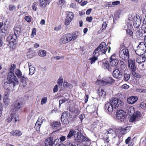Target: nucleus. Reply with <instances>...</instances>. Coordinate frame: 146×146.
Returning a JSON list of instances; mask_svg holds the SVG:
<instances>
[{
  "label": "nucleus",
  "instance_id": "1",
  "mask_svg": "<svg viewBox=\"0 0 146 146\" xmlns=\"http://www.w3.org/2000/svg\"><path fill=\"white\" fill-rule=\"evenodd\" d=\"M122 102L116 98H111L110 102L105 104L104 109L105 111L108 113H111L113 109L122 106Z\"/></svg>",
  "mask_w": 146,
  "mask_h": 146
},
{
  "label": "nucleus",
  "instance_id": "2",
  "mask_svg": "<svg viewBox=\"0 0 146 146\" xmlns=\"http://www.w3.org/2000/svg\"><path fill=\"white\" fill-rule=\"evenodd\" d=\"M106 43L104 42H102L100 45L96 48L93 54V56L90 58L89 60L90 61V63L92 64H94L96 61L98 60V57L99 53V52H101L102 54H105L108 49L106 47Z\"/></svg>",
  "mask_w": 146,
  "mask_h": 146
},
{
  "label": "nucleus",
  "instance_id": "3",
  "mask_svg": "<svg viewBox=\"0 0 146 146\" xmlns=\"http://www.w3.org/2000/svg\"><path fill=\"white\" fill-rule=\"evenodd\" d=\"M134 110V108L132 107H131L130 108L129 110V111L131 113V114L132 115L133 113V115L131 117L130 119V121L131 122L137 121H139L140 118V112L137 111L135 112Z\"/></svg>",
  "mask_w": 146,
  "mask_h": 146
},
{
  "label": "nucleus",
  "instance_id": "4",
  "mask_svg": "<svg viewBox=\"0 0 146 146\" xmlns=\"http://www.w3.org/2000/svg\"><path fill=\"white\" fill-rule=\"evenodd\" d=\"M127 61H128V67L131 69L132 74L135 77L137 78H140V76L136 72L137 68L135 64V60L128 59Z\"/></svg>",
  "mask_w": 146,
  "mask_h": 146
},
{
  "label": "nucleus",
  "instance_id": "5",
  "mask_svg": "<svg viewBox=\"0 0 146 146\" xmlns=\"http://www.w3.org/2000/svg\"><path fill=\"white\" fill-rule=\"evenodd\" d=\"M105 133L107 134L106 139L105 141V143L108 144L110 139H113L116 136L115 132L111 129H109L105 131Z\"/></svg>",
  "mask_w": 146,
  "mask_h": 146
},
{
  "label": "nucleus",
  "instance_id": "6",
  "mask_svg": "<svg viewBox=\"0 0 146 146\" xmlns=\"http://www.w3.org/2000/svg\"><path fill=\"white\" fill-rule=\"evenodd\" d=\"M71 118L70 113L68 111L63 113L61 116V122L62 125H66L69 123V120Z\"/></svg>",
  "mask_w": 146,
  "mask_h": 146
},
{
  "label": "nucleus",
  "instance_id": "7",
  "mask_svg": "<svg viewBox=\"0 0 146 146\" xmlns=\"http://www.w3.org/2000/svg\"><path fill=\"white\" fill-rule=\"evenodd\" d=\"M7 79L10 83L11 82V84H13L15 86L18 85L19 83L18 78L14 72H9L7 75Z\"/></svg>",
  "mask_w": 146,
  "mask_h": 146
},
{
  "label": "nucleus",
  "instance_id": "8",
  "mask_svg": "<svg viewBox=\"0 0 146 146\" xmlns=\"http://www.w3.org/2000/svg\"><path fill=\"white\" fill-rule=\"evenodd\" d=\"M119 54V57L123 60H127L129 59V54L128 49L125 48L120 50Z\"/></svg>",
  "mask_w": 146,
  "mask_h": 146
},
{
  "label": "nucleus",
  "instance_id": "9",
  "mask_svg": "<svg viewBox=\"0 0 146 146\" xmlns=\"http://www.w3.org/2000/svg\"><path fill=\"white\" fill-rule=\"evenodd\" d=\"M22 107V104L19 100H17L14 102L11 105V110L13 111H16L19 110H21Z\"/></svg>",
  "mask_w": 146,
  "mask_h": 146
},
{
  "label": "nucleus",
  "instance_id": "10",
  "mask_svg": "<svg viewBox=\"0 0 146 146\" xmlns=\"http://www.w3.org/2000/svg\"><path fill=\"white\" fill-rule=\"evenodd\" d=\"M126 112L122 110H119L117 111L116 114L117 119L121 121H124L126 116Z\"/></svg>",
  "mask_w": 146,
  "mask_h": 146
},
{
  "label": "nucleus",
  "instance_id": "11",
  "mask_svg": "<svg viewBox=\"0 0 146 146\" xmlns=\"http://www.w3.org/2000/svg\"><path fill=\"white\" fill-rule=\"evenodd\" d=\"M44 118L43 117L41 116H40L39 117L35 124V128L37 131V132L38 133L40 132V128L43 122V121L44 120Z\"/></svg>",
  "mask_w": 146,
  "mask_h": 146
},
{
  "label": "nucleus",
  "instance_id": "12",
  "mask_svg": "<svg viewBox=\"0 0 146 146\" xmlns=\"http://www.w3.org/2000/svg\"><path fill=\"white\" fill-rule=\"evenodd\" d=\"M123 73L119 70L116 69L113 71L112 74L114 77L120 80L123 77Z\"/></svg>",
  "mask_w": 146,
  "mask_h": 146
},
{
  "label": "nucleus",
  "instance_id": "13",
  "mask_svg": "<svg viewBox=\"0 0 146 146\" xmlns=\"http://www.w3.org/2000/svg\"><path fill=\"white\" fill-rule=\"evenodd\" d=\"M115 56L116 54H113L110 57V63L113 66H116L119 62L118 59L116 58Z\"/></svg>",
  "mask_w": 146,
  "mask_h": 146
},
{
  "label": "nucleus",
  "instance_id": "14",
  "mask_svg": "<svg viewBox=\"0 0 146 146\" xmlns=\"http://www.w3.org/2000/svg\"><path fill=\"white\" fill-rule=\"evenodd\" d=\"M106 93V92L104 90L99 89L98 92V97L93 98L96 99L98 101L100 100L102 98H104L105 97Z\"/></svg>",
  "mask_w": 146,
  "mask_h": 146
},
{
  "label": "nucleus",
  "instance_id": "15",
  "mask_svg": "<svg viewBox=\"0 0 146 146\" xmlns=\"http://www.w3.org/2000/svg\"><path fill=\"white\" fill-rule=\"evenodd\" d=\"M11 83V82L10 83L9 81L7 80L4 82L3 86L6 90H9L11 88H14L15 85Z\"/></svg>",
  "mask_w": 146,
  "mask_h": 146
},
{
  "label": "nucleus",
  "instance_id": "16",
  "mask_svg": "<svg viewBox=\"0 0 146 146\" xmlns=\"http://www.w3.org/2000/svg\"><path fill=\"white\" fill-rule=\"evenodd\" d=\"M53 140V138L52 137L47 138L45 141V146H53L54 143Z\"/></svg>",
  "mask_w": 146,
  "mask_h": 146
},
{
  "label": "nucleus",
  "instance_id": "17",
  "mask_svg": "<svg viewBox=\"0 0 146 146\" xmlns=\"http://www.w3.org/2000/svg\"><path fill=\"white\" fill-rule=\"evenodd\" d=\"M141 24V21L139 18H138L136 16L134 17L133 21V25L135 28L139 27Z\"/></svg>",
  "mask_w": 146,
  "mask_h": 146
},
{
  "label": "nucleus",
  "instance_id": "18",
  "mask_svg": "<svg viewBox=\"0 0 146 146\" xmlns=\"http://www.w3.org/2000/svg\"><path fill=\"white\" fill-rule=\"evenodd\" d=\"M18 35L15 33L10 34L7 38L8 40H10L13 44L16 41L17 37Z\"/></svg>",
  "mask_w": 146,
  "mask_h": 146
},
{
  "label": "nucleus",
  "instance_id": "19",
  "mask_svg": "<svg viewBox=\"0 0 146 146\" xmlns=\"http://www.w3.org/2000/svg\"><path fill=\"white\" fill-rule=\"evenodd\" d=\"M83 138H84L83 135L81 133L79 132L78 130V131L76 133V135L74 136L75 140L77 142H80L82 141Z\"/></svg>",
  "mask_w": 146,
  "mask_h": 146
},
{
  "label": "nucleus",
  "instance_id": "20",
  "mask_svg": "<svg viewBox=\"0 0 146 146\" xmlns=\"http://www.w3.org/2000/svg\"><path fill=\"white\" fill-rule=\"evenodd\" d=\"M137 100V97L132 96L128 98L127 101L129 104H132L135 103Z\"/></svg>",
  "mask_w": 146,
  "mask_h": 146
},
{
  "label": "nucleus",
  "instance_id": "21",
  "mask_svg": "<svg viewBox=\"0 0 146 146\" xmlns=\"http://www.w3.org/2000/svg\"><path fill=\"white\" fill-rule=\"evenodd\" d=\"M40 6L42 7H45L46 5L49 4L51 0H39Z\"/></svg>",
  "mask_w": 146,
  "mask_h": 146
},
{
  "label": "nucleus",
  "instance_id": "22",
  "mask_svg": "<svg viewBox=\"0 0 146 146\" xmlns=\"http://www.w3.org/2000/svg\"><path fill=\"white\" fill-rule=\"evenodd\" d=\"M146 60V58L144 55H138L137 58L136 62L138 63L144 62Z\"/></svg>",
  "mask_w": 146,
  "mask_h": 146
},
{
  "label": "nucleus",
  "instance_id": "23",
  "mask_svg": "<svg viewBox=\"0 0 146 146\" xmlns=\"http://www.w3.org/2000/svg\"><path fill=\"white\" fill-rule=\"evenodd\" d=\"M78 131V129L74 130L73 129H71L67 137L68 139H70L73 136H74L75 135H76V133H77V132Z\"/></svg>",
  "mask_w": 146,
  "mask_h": 146
},
{
  "label": "nucleus",
  "instance_id": "24",
  "mask_svg": "<svg viewBox=\"0 0 146 146\" xmlns=\"http://www.w3.org/2000/svg\"><path fill=\"white\" fill-rule=\"evenodd\" d=\"M102 63L103 64V66L105 68V69L106 68L109 71L111 70L112 66L109 65L108 61L105 60H103Z\"/></svg>",
  "mask_w": 146,
  "mask_h": 146
},
{
  "label": "nucleus",
  "instance_id": "25",
  "mask_svg": "<svg viewBox=\"0 0 146 146\" xmlns=\"http://www.w3.org/2000/svg\"><path fill=\"white\" fill-rule=\"evenodd\" d=\"M14 73L19 78H22L24 76L23 75L22 72L18 68H16L15 70Z\"/></svg>",
  "mask_w": 146,
  "mask_h": 146
},
{
  "label": "nucleus",
  "instance_id": "26",
  "mask_svg": "<svg viewBox=\"0 0 146 146\" xmlns=\"http://www.w3.org/2000/svg\"><path fill=\"white\" fill-rule=\"evenodd\" d=\"M146 52V50L139 48H137L135 50L136 53L138 55H143V54Z\"/></svg>",
  "mask_w": 146,
  "mask_h": 146
},
{
  "label": "nucleus",
  "instance_id": "27",
  "mask_svg": "<svg viewBox=\"0 0 146 146\" xmlns=\"http://www.w3.org/2000/svg\"><path fill=\"white\" fill-rule=\"evenodd\" d=\"M51 125L52 128L54 129H56L60 126V123L59 121H57L51 123Z\"/></svg>",
  "mask_w": 146,
  "mask_h": 146
},
{
  "label": "nucleus",
  "instance_id": "28",
  "mask_svg": "<svg viewBox=\"0 0 146 146\" xmlns=\"http://www.w3.org/2000/svg\"><path fill=\"white\" fill-rule=\"evenodd\" d=\"M20 81L21 83L22 84L24 87H25L27 85V78L25 76H23L22 78H20Z\"/></svg>",
  "mask_w": 146,
  "mask_h": 146
},
{
  "label": "nucleus",
  "instance_id": "29",
  "mask_svg": "<svg viewBox=\"0 0 146 146\" xmlns=\"http://www.w3.org/2000/svg\"><path fill=\"white\" fill-rule=\"evenodd\" d=\"M124 73L123 80H124L126 81H127L130 78V74L128 72H125Z\"/></svg>",
  "mask_w": 146,
  "mask_h": 146
},
{
  "label": "nucleus",
  "instance_id": "30",
  "mask_svg": "<svg viewBox=\"0 0 146 146\" xmlns=\"http://www.w3.org/2000/svg\"><path fill=\"white\" fill-rule=\"evenodd\" d=\"M60 42L61 44H65L68 43L65 35L62 36L60 40Z\"/></svg>",
  "mask_w": 146,
  "mask_h": 146
},
{
  "label": "nucleus",
  "instance_id": "31",
  "mask_svg": "<svg viewBox=\"0 0 146 146\" xmlns=\"http://www.w3.org/2000/svg\"><path fill=\"white\" fill-rule=\"evenodd\" d=\"M96 85H100L101 86H104L107 84V80L104 81V80H98L96 82Z\"/></svg>",
  "mask_w": 146,
  "mask_h": 146
},
{
  "label": "nucleus",
  "instance_id": "32",
  "mask_svg": "<svg viewBox=\"0 0 146 146\" xmlns=\"http://www.w3.org/2000/svg\"><path fill=\"white\" fill-rule=\"evenodd\" d=\"M46 54V52L45 50H40L38 51V55L41 57H45Z\"/></svg>",
  "mask_w": 146,
  "mask_h": 146
},
{
  "label": "nucleus",
  "instance_id": "33",
  "mask_svg": "<svg viewBox=\"0 0 146 146\" xmlns=\"http://www.w3.org/2000/svg\"><path fill=\"white\" fill-rule=\"evenodd\" d=\"M22 134V133L20 131L18 130L12 131L11 133V135L13 136H21Z\"/></svg>",
  "mask_w": 146,
  "mask_h": 146
},
{
  "label": "nucleus",
  "instance_id": "34",
  "mask_svg": "<svg viewBox=\"0 0 146 146\" xmlns=\"http://www.w3.org/2000/svg\"><path fill=\"white\" fill-rule=\"evenodd\" d=\"M72 41H73L77 38L79 35V33L77 32H76L72 34Z\"/></svg>",
  "mask_w": 146,
  "mask_h": 146
},
{
  "label": "nucleus",
  "instance_id": "35",
  "mask_svg": "<svg viewBox=\"0 0 146 146\" xmlns=\"http://www.w3.org/2000/svg\"><path fill=\"white\" fill-rule=\"evenodd\" d=\"M3 102L6 105H8L10 103V99L8 98L6 95H5L4 96Z\"/></svg>",
  "mask_w": 146,
  "mask_h": 146
},
{
  "label": "nucleus",
  "instance_id": "36",
  "mask_svg": "<svg viewBox=\"0 0 146 146\" xmlns=\"http://www.w3.org/2000/svg\"><path fill=\"white\" fill-rule=\"evenodd\" d=\"M137 48L146 50V46L144 42H141L139 43Z\"/></svg>",
  "mask_w": 146,
  "mask_h": 146
},
{
  "label": "nucleus",
  "instance_id": "37",
  "mask_svg": "<svg viewBox=\"0 0 146 146\" xmlns=\"http://www.w3.org/2000/svg\"><path fill=\"white\" fill-rule=\"evenodd\" d=\"M21 28L15 27L14 28V33L18 35L21 33Z\"/></svg>",
  "mask_w": 146,
  "mask_h": 146
},
{
  "label": "nucleus",
  "instance_id": "38",
  "mask_svg": "<svg viewBox=\"0 0 146 146\" xmlns=\"http://www.w3.org/2000/svg\"><path fill=\"white\" fill-rule=\"evenodd\" d=\"M69 110L70 111L76 114L77 116L80 113V111L78 108H75L74 110L73 108H70Z\"/></svg>",
  "mask_w": 146,
  "mask_h": 146
},
{
  "label": "nucleus",
  "instance_id": "39",
  "mask_svg": "<svg viewBox=\"0 0 146 146\" xmlns=\"http://www.w3.org/2000/svg\"><path fill=\"white\" fill-rule=\"evenodd\" d=\"M29 68L30 72L29 74L30 75H32L35 72V68L32 66H29Z\"/></svg>",
  "mask_w": 146,
  "mask_h": 146
},
{
  "label": "nucleus",
  "instance_id": "40",
  "mask_svg": "<svg viewBox=\"0 0 146 146\" xmlns=\"http://www.w3.org/2000/svg\"><path fill=\"white\" fill-rule=\"evenodd\" d=\"M11 116L13 118V121L16 122L17 119L18 118L19 115L17 113H13L11 115Z\"/></svg>",
  "mask_w": 146,
  "mask_h": 146
},
{
  "label": "nucleus",
  "instance_id": "41",
  "mask_svg": "<svg viewBox=\"0 0 146 146\" xmlns=\"http://www.w3.org/2000/svg\"><path fill=\"white\" fill-rule=\"evenodd\" d=\"M67 38L68 42L70 41H72V35L71 33H68L65 34Z\"/></svg>",
  "mask_w": 146,
  "mask_h": 146
},
{
  "label": "nucleus",
  "instance_id": "42",
  "mask_svg": "<svg viewBox=\"0 0 146 146\" xmlns=\"http://www.w3.org/2000/svg\"><path fill=\"white\" fill-rule=\"evenodd\" d=\"M119 70V71H121L123 73L125 72V70L126 69V66H120V67L118 69H117Z\"/></svg>",
  "mask_w": 146,
  "mask_h": 146
},
{
  "label": "nucleus",
  "instance_id": "43",
  "mask_svg": "<svg viewBox=\"0 0 146 146\" xmlns=\"http://www.w3.org/2000/svg\"><path fill=\"white\" fill-rule=\"evenodd\" d=\"M33 51H29L27 54V56L29 58H32L34 55L35 53Z\"/></svg>",
  "mask_w": 146,
  "mask_h": 146
},
{
  "label": "nucleus",
  "instance_id": "44",
  "mask_svg": "<svg viewBox=\"0 0 146 146\" xmlns=\"http://www.w3.org/2000/svg\"><path fill=\"white\" fill-rule=\"evenodd\" d=\"M16 66L15 64H12L11 65L9 68V72H14V70L15 69Z\"/></svg>",
  "mask_w": 146,
  "mask_h": 146
},
{
  "label": "nucleus",
  "instance_id": "45",
  "mask_svg": "<svg viewBox=\"0 0 146 146\" xmlns=\"http://www.w3.org/2000/svg\"><path fill=\"white\" fill-rule=\"evenodd\" d=\"M143 34L142 33L141 31L139 30L137 31L136 33V35L137 38H141L143 36Z\"/></svg>",
  "mask_w": 146,
  "mask_h": 146
},
{
  "label": "nucleus",
  "instance_id": "46",
  "mask_svg": "<svg viewBox=\"0 0 146 146\" xmlns=\"http://www.w3.org/2000/svg\"><path fill=\"white\" fill-rule=\"evenodd\" d=\"M126 33L127 35H129L130 36L132 37L133 36V33L131 30L129 29H127L126 30Z\"/></svg>",
  "mask_w": 146,
  "mask_h": 146
},
{
  "label": "nucleus",
  "instance_id": "47",
  "mask_svg": "<svg viewBox=\"0 0 146 146\" xmlns=\"http://www.w3.org/2000/svg\"><path fill=\"white\" fill-rule=\"evenodd\" d=\"M74 17V15L73 13L72 12H69L67 14L66 17L68 19H70L71 20H72Z\"/></svg>",
  "mask_w": 146,
  "mask_h": 146
},
{
  "label": "nucleus",
  "instance_id": "48",
  "mask_svg": "<svg viewBox=\"0 0 146 146\" xmlns=\"http://www.w3.org/2000/svg\"><path fill=\"white\" fill-rule=\"evenodd\" d=\"M141 7L143 13L146 12V3H144L142 4Z\"/></svg>",
  "mask_w": 146,
  "mask_h": 146
},
{
  "label": "nucleus",
  "instance_id": "49",
  "mask_svg": "<svg viewBox=\"0 0 146 146\" xmlns=\"http://www.w3.org/2000/svg\"><path fill=\"white\" fill-rule=\"evenodd\" d=\"M114 80L112 79L111 77H109L108 78V80H107V84H111L113 83H114Z\"/></svg>",
  "mask_w": 146,
  "mask_h": 146
},
{
  "label": "nucleus",
  "instance_id": "50",
  "mask_svg": "<svg viewBox=\"0 0 146 146\" xmlns=\"http://www.w3.org/2000/svg\"><path fill=\"white\" fill-rule=\"evenodd\" d=\"M36 30L35 28H33L32 30L31 37V38H33L34 36L36 34Z\"/></svg>",
  "mask_w": 146,
  "mask_h": 146
},
{
  "label": "nucleus",
  "instance_id": "51",
  "mask_svg": "<svg viewBox=\"0 0 146 146\" xmlns=\"http://www.w3.org/2000/svg\"><path fill=\"white\" fill-rule=\"evenodd\" d=\"M80 143H76L74 142H71L70 143L68 146H80Z\"/></svg>",
  "mask_w": 146,
  "mask_h": 146
},
{
  "label": "nucleus",
  "instance_id": "52",
  "mask_svg": "<svg viewBox=\"0 0 146 146\" xmlns=\"http://www.w3.org/2000/svg\"><path fill=\"white\" fill-rule=\"evenodd\" d=\"M135 91L137 92H143L146 93V89H142L137 88Z\"/></svg>",
  "mask_w": 146,
  "mask_h": 146
},
{
  "label": "nucleus",
  "instance_id": "53",
  "mask_svg": "<svg viewBox=\"0 0 146 146\" xmlns=\"http://www.w3.org/2000/svg\"><path fill=\"white\" fill-rule=\"evenodd\" d=\"M70 19H68L66 17L65 20V24L66 25H68L70 23V22L72 20Z\"/></svg>",
  "mask_w": 146,
  "mask_h": 146
},
{
  "label": "nucleus",
  "instance_id": "54",
  "mask_svg": "<svg viewBox=\"0 0 146 146\" xmlns=\"http://www.w3.org/2000/svg\"><path fill=\"white\" fill-rule=\"evenodd\" d=\"M47 101V98L46 97H44L42 98L41 100V105L45 104Z\"/></svg>",
  "mask_w": 146,
  "mask_h": 146
},
{
  "label": "nucleus",
  "instance_id": "55",
  "mask_svg": "<svg viewBox=\"0 0 146 146\" xmlns=\"http://www.w3.org/2000/svg\"><path fill=\"white\" fill-rule=\"evenodd\" d=\"M143 63H139V68L140 69L142 70L144 69L145 68V65Z\"/></svg>",
  "mask_w": 146,
  "mask_h": 146
},
{
  "label": "nucleus",
  "instance_id": "56",
  "mask_svg": "<svg viewBox=\"0 0 146 146\" xmlns=\"http://www.w3.org/2000/svg\"><path fill=\"white\" fill-rule=\"evenodd\" d=\"M37 5V3L36 2H34L32 6V9L35 11L36 10V6Z\"/></svg>",
  "mask_w": 146,
  "mask_h": 146
},
{
  "label": "nucleus",
  "instance_id": "57",
  "mask_svg": "<svg viewBox=\"0 0 146 146\" xmlns=\"http://www.w3.org/2000/svg\"><path fill=\"white\" fill-rule=\"evenodd\" d=\"M63 82V79L62 76H60L58 79V81L57 82L58 84L62 85Z\"/></svg>",
  "mask_w": 146,
  "mask_h": 146
},
{
  "label": "nucleus",
  "instance_id": "58",
  "mask_svg": "<svg viewBox=\"0 0 146 146\" xmlns=\"http://www.w3.org/2000/svg\"><path fill=\"white\" fill-rule=\"evenodd\" d=\"M107 24L106 22H104L103 23L102 26V30H104L107 26Z\"/></svg>",
  "mask_w": 146,
  "mask_h": 146
},
{
  "label": "nucleus",
  "instance_id": "59",
  "mask_svg": "<svg viewBox=\"0 0 146 146\" xmlns=\"http://www.w3.org/2000/svg\"><path fill=\"white\" fill-rule=\"evenodd\" d=\"M120 3V2L119 1H113L112 2V5L113 6H116L119 4Z\"/></svg>",
  "mask_w": 146,
  "mask_h": 146
},
{
  "label": "nucleus",
  "instance_id": "60",
  "mask_svg": "<svg viewBox=\"0 0 146 146\" xmlns=\"http://www.w3.org/2000/svg\"><path fill=\"white\" fill-rule=\"evenodd\" d=\"M25 19L28 23H30L31 21V18L27 16H26L25 17Z\"/></svg>",
  "mask_w": 146,
  "mask_h": 146
},
{
  "label": "nucleus",
  "instance_id": "61",
  "mask_svg": "<svg viewBox=\"0 0 146 146\" xmlns=\"http://www.w3.org/2000/svg\"><path fill=\"white\" fill-rule=\"evenodd\" d=\"M120 132L122 134H124L127 132V131L125 128L121 127L120 129Z\"/></svg>",
  "mask_w": 146,
  "mask_h": 146
},
{
  "label": "nucleus",
  "instance_id": "62",
  "mask_svg": "<svg viewBox=\"0 0 146 146\" xmlns=\"http://www.w3.org/2000/svg\"><path fill=\"white\" fill-rule=\"evenodd\" d=\"M15 9V7L13 5H10L9 6V9L10 11H12Z\"/></svg>",
  "mask_w": 146,
  "mask_h": 146
},
{
  "label": "nucleus",
  "instance_id": "63",
  "mask_svg": "<svg viewBox=\"0 0 146 146\" xmlns=\"http://www.w3.org/2000/svg\"><path fill=\"white\" fill-rule=\"evenodd\" d=\"M146 106V103L144 102H142L140 105V107L141 108L145 109Z\"/></svg>",
  "mask_w": 146,
  "mask_h": 146
},
{
  "label": "nucleus",
  "instance_id": "64",
  "mask_svg": "<svg viewBox=\"0 0 146 146\" xmlns=\"http://www.w3.org/2000/svg\"><path fill=\"white\" fill-rule=\"evenodd\" d=\"M119 17V15L118 14H115L113 17V21L114 22L116 21Z\"/></svg>",
  "mask_w": 146,
  "mask_h": 146
}]
</instances>
